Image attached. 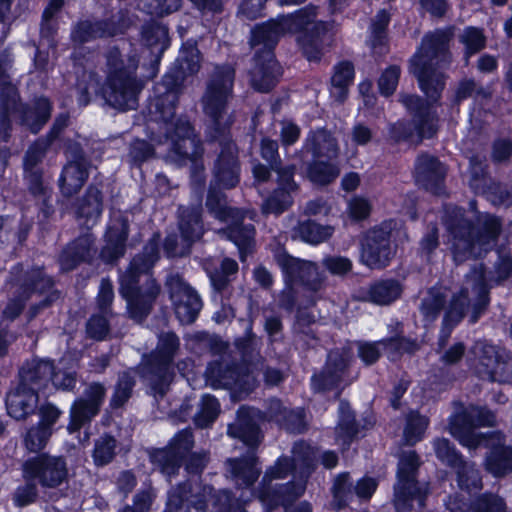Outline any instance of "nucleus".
<instances>
[{
    "mask_svg": "<svg viewBox=\"0 0 512 512\" xmlns=\"http://www.w3.org/2000/svg\"><path fill=\"white\" fill-rule=\"evenodd\" d=\"M129 234V222L120 213L113 214L105 234V245L100 258L106 263H113L124 256Z\"/></svg>",
    "mask_w": 512,
    "mask_h": 512,
    "instance_id": "nucleus-23",
    "label": "nucleus"
},
{
    "mask_svg": "<svg viewBox=\"0 0 512 512\" xmlns=\"http://www.w3.org/2000/svg\"><path fill=\"white\" fill-rule=\"evenodd\" d=\"M256 461L253 452H249L243 458H230L226 461V471L238 487L247 488L252 486L260 475Z\"/></svg>",
    "mask_w": 512,
    "mask_h": 512,
    "instance_id": "nucleus-31",
    "label": "nucleus"
},
{
    "mask_svg": "<svg viewBox=\"0 0 512 512\" xmlns=\"http://www.w3.org/2000/svg\"><path fill=\"white\" fill-rule=\"evenodd\" d=\"M51 144L49 139H37L28 148L23 159L25 179L29 183L30 191L35 195L43 192V169L40 164Z\"/></svg>",
    "mask_w": 512,
    "mask_h": 512,
    "instance_id": "nucleus-24",
    "label": "nucleus"
},
{
    "mask_svg": "<svg viewBox=\"0 0 512 512\" xmlns=\"http://www.w3.org/2000/svg\"><path fill=\"white\" fill-rule=\"evenodd\" d=\"M192 136H197L192 124L187 118L180 117L163 129V135L152 132L150 138L152 141L160 144L163 138L166 141L170 140V142H173L175 138H187Z\"/></svg>",
    "mask_w": 512,
    "mask_h": 512,
    "instance_id": "nucleus-53",
    "label": "nucleus"
},
{
    "mask_svg": "<svg viewBox=\"0 0 512 512\" xmlns=\"http://www.w3.org/2000/svg\"><path fill=\"white\" fill-rule=\"evenodd\" d=\"M420 466L419 456L415 451L403 452L400 456L397 471V483L394 486V505L397 512H403L417 500L424 506L427 488L419 486L416 480Z\"/></svg>",
    "mask_w": 512,
    "mask_h": 512,
    "instance_id": "nucleus-12",
    "label": "nucleus"
},
{
    "mask_svg": "<svg viewBox=\"0 0 512 512\" xmlns=\"http://www.w3.org/2000/svg\"><path fill=\"white\" fill-rule=\"evenodd\" d=\"M108 73L103 96L108 105L120 111L135 109L143 82L136 76L138 59L129 57L124 63L117 48L107 54Z\"/></svg>",
    "mask_w": 512,
    "mask_h": 512,
    "instance_id": "nucleus-7",
    "label": "nucleus"
},
{
    "mask_svg": "<svg viewBox=\"0 0 512 512\" xmlns=\"http://www.w3.org/2000/svg\"><path fill=\"white\" fill-rule=\"evenodd\" d=\"M179 349L178 336L173 332H164L158 337L156 349L143 359L141 375L155 398L164 397L173 381V362Z\"/></svg>",
    "mask_w": 512,
    "mask_h": 512,
    "instance_id": "nucleus-9",
    "label": "nucleus"
},
{
    "mask_svg": "<svg viewBox=\"0 0 512 512\" xmlns=\"http://www.w3.org/2000/svg\"><path fill=\"white\" fill-rule=\"evenodd\" d=\"M333 233L330 226H321L313 221H305L294 229V237L310 244H318L328 239Z\"/></svg>",
    "mask_w": 512,
    "mask_h": 512,
    "instance_id": "nucleus-49",
    "label": "nucleus"
},
{
    "mask_svg": "<svg viewBox=\"0 0 512 512\" xmlns=\"http://www.w3.org/2000/svg\"><path fill=\"white\" fill-rule=\"evenodd\" d=\"M38 393L24 386L18 387L6 397V408L8 414L20 421L32 415L38 407Z\"/></svg>",
    "mask_w": 512,
    "mask_h": 512,
    "instance_id": "nucleus-30",
    "label": "nucleus"
},
{
    "mask_svg": "<svg viewBox=\"0 0 512 512\" xmlns=\"http://www.w3.org/2000/svg\"><path fill=\"white\" fill-rule=\"evenodd\" d=\"M53 287V280L40 269L30 271L23 283L17 289L18 295L12 298L3 311V317L9 320L17 318L24 308L25 302L32 292L49 291Z\"/></svg>",
    "mask_w": 512,
    "mask_h": 512,
    "instance_id": "nucleus-22",
    "label": "nucleus"
},
{
    "mask_svg": "<svg viewBox=\"0 0 512 512\" xmlns=\"http://www.w3.org/2000/svg\"><path fill=\"white\" fill-rule=\"evenodd\" d=\"M203 154L202 144L197 136L187 138H175L170 142L168 156L177 162H195Z\"/></svg>",
    "mask_w": 512,
    "mask_h": 512,
    "instance_id": "nucleus-40",
    "label": "nucleus"
},
{
    "mask_svg": "<svg viewBox=\"0 0 512 512\" xmlns=\"http://www.w3.org/2000/svg\"><path fill=\"white\" fill-rule=\"evenodd\" d=\"M9 63L7 55L0 60V101L5 114L17 111L19 106L17 89L10 83L6 73Z\"/></svg>",
    "mask_w": 512,
    "mask_h": 512,
    "instance_id": "nucleus-42",
    "label": "nucleus"
},
{
    "mask_svg": "<svg viewBox=\"0 0 512 512\" xmlns=\"http://www.w3.org/2000/svg\"><path fill=\"white\" fill-rule=\"evenodd\" d=\"M295 471L294 465L288 457H281L270 467L263 479L262 488L260 490V499L273 506L281 505L288 511L289 506L298 499L305 491V480L299 479L298 481L289 482L282 485L278 490H270L269 483L274 479H283L291 471Z\"/></svg>",
    "mask_w": 512,
    "mask_h": 512,
    "instance_id": "nucleus-13",
    "label": "nucleus"
},
{
    "mask_svg": "<svg viewBox=\"0 0 512 512\" xmlns=\"http://www.w3.org/2000/svg\"><path fill=\"white\" fill-rule=\"evenodd\" d=\"M412 125L416 133V144L424 138L433 137L437 132V118L431 111L413 116Z\"/></svg>",
    "mask_w": 512,
    "mask_h": 512,
    "instance_id": "nucleus-57",
    "label": "nucleus"
},
{
    "mask_svg": "<svg viewBox=\"0 0 512 512\" xmlns=\"http://www.w3.org/2000/svg\"><path fill=\"white\" fill-rule=\"evenodd\" d=\"M158 259V245L151 241L132 258L120 276V295L126 301L129 318L137 323L150 315L162 291L161 285L151 275Z\"/></svg>",
    "mask_w": 512,
    "mask_h": 512,
    "instance_id": "nucleus-2",
    "label": "nucleus"
},
{
    "mask_svg": "<svg viewBox=\"0 0 512 512\" xmlns=\"http://www.w3.org/2000/svg\"><path fill=\"white\" fill-rule=\"evenodd\" d=\"M305 148L315 159L329 161L336 159L340 151L337 139L326 129L312 131L306 138Z\"/></svg>",
    "mask_w": 512,
    "mask_h": 512,
    "instance_id": "nucleus-33",
    "label": "nucleus"
},
{
    "mask_svg": "<svg viewBox=\"0 0 512 512\" xmlns=\"http://www.w3.org/2000/svg\"><path fill=\"white\" fill-rule=\"evenodd\" d=\"M177 61L183 73H197L201 67V56L195 43H185L180 51Z\"/></svg>",
    "mask_w": 512,
    "mask_h": 512,
    "instance_id": "nucleus-59",
    "label": "nucleus"
},
{
    "mask_svg": "<svg viewBox=\"0 0 512 512\" xmlns=\"http://www.w3.org/2000/svg\"><path fill=\"white\" fill-rule=\"evenodd\" d=\"M142 40L153 51L162 53L168 45V30L159 23H147L142 29Z\"/></svg>",
    "mask_w": 512,
    "mask_h": 512,
    "instance_id": "nucleus-52",
    "label": "nucleus"
},
{
    "mask_svg": "<svg viewBox=\"0 0 512 512\" xmlns=\"http://www.w3.org/2000/svg\"><path fill=\"white\" fill-rule=\"evenodd\" d=\"M26 479H36L42 487L56 488L66 481L68 469L63 457L41 454L23 464Z\"/></svg>",
    "mask_w": 512,
    "mask_h": 512,
    "instance_id": "nucleus-17",
    "label": "nucleus"
},
{
    "mask_svg": "<svg viewBox=\"0 0 512 512\" xmlns=\"http://www.w3.org/2000/svg\"><path fill=\"white\" fill-rule=\"evenodd\" d=\"M235 68L231 64L215 65L208 74L200 105L210 134L219 142L220 152L214 166V175L219 184L233 188L239 182L240 165L237 148L225 135L233 118L229 113V103L233 98Z\"/></svg>",
    "mask_w": 512,
    "mask_h": 512,
    "instance_id": "nucleus-1",
    "label": "nucleus"
},
{
    "mask_svg": "<svg viewBox=\"0 0 512 512\" xmlns=\"http://www.w3.org/2000/svg\"><path fill=\"white\" fill-rule=\"evenodd\" d=\"M229 435L241 439L246 445L254 447L260 442V431L258 426L250 419L238 417L235 424L228 428Z\"/></svg>",
    "mask_w": 512,
    "mask_h": 512,
    "instance_id": "nucleus-54",
    "label": "nucleus"
},
{
    "mask_svg": "<svg viewBox=\"0 0 512 512\" xmlns=\"http://www.w3.org/2000/svg\"><path fill=\"white\" fill-rule=\"evenodd\" d=\"M443 221L452 236V250L457 262L480 257L494 246L501 232V223L497 217L480 214L473 225L464 210L455 206L445 207Z\"/></svg>",
    "mask_w": 512,
    "mask_h": 512,
    "instance_id": "nucleus-4",
    "label": "nucleus"
},
{
    "mask_svg": "<svg viewBox=\"0 0 512 512\" xmlns=\"http://www.w3.org/2000/svg\"><path fill=\"white\" fill-rule=\"evenodd\" d=\"M446 304V295L440 289L431 288L423 297L420 312L425 321L433 322L437 319Z\"/></svg>",
    "mask_w": 512,
    "mask_h": 512,
    "instance_id": "nucleus-51",
    "label": "nucleus"
},
{
    "mask_svg": "<svg viewBox=\"0 0 512 512\" xmlns=\"http://www.w3.org/2000/svg\"><path fill=\"white\" fill-rule=\"evenodd\" d=\"M495 424V415L490 410L469 406L464 408L462 405L456 409L449 420V432L459 442L469 449H476L486 439L482 434L474 432L476 427L493 426Z\"/></svg>",
    "mask_w": 512,
    "mask_h": 512,
    "instance_id": "nucleus-11",
    "label": "nucleus"
},
{
    "mask_svg": "<svg viewBox=\"0 0 512 512\" xmlns=\"http://www.w3.org/2000/svg\"><path fill=\"white\" fill-rule=\"evenodd\" d=\"M402 287L396 280H382L372 284L366 292L365 298L377 305H388L400 297Z\"/></svg>",
    "mask_w": 512,
    "mask_h": 512,
    "instance_id": "nucleus-41",
    "label": "nucleus"
},
{
    "mask_svg": "<svg viewBox=\"0 0 512 512\" xmlns=\"http://www.w3.org/2000/svg\"><path fill=\"white\" fill-rule=\"evenodd\" d=\"M124 32V27L114 19L98 21H81L72 32V39L78 43L89 42L98 38L113 37Z\"/></svg>",
    "mask_w": 512,
    "mask_h": 512,
    "instance_id": "nucleus-28",
    "label": "nucleus"
},
{
    "mask_svg": "<svg viewBox=\"0 0 512 512\" xmlns=\"http://www.w3.org/2000/svg\"><path fill=\"white\" fill-rule=\"evenodd\" d=\"M473 512H507L503 498L494 493H483L476 497L470 505Z\"/></svg>",
    "mask_w": 512,
    "mask_h": 512,
    "instance_id": "nucleus-62",
    "label": "nucleus"
},
{
    "mask_svg": "<svg viewBox=\"0 0 512 512\" xmlns=\"http://www.w3.org/2000/svg\"><path fill=\"white\" fill-rule=\"evenodd\" d=\"M105 396L104 384L100 382L88 384L82 396L77 398L70 408L68 431L74 433L89 424L99 414Z\"/></svg>",
    "mask_w": 512,
    "mask_h": 512,
    "instance_id": "nucleus-19",
    "label": "nucleus"
},
{
    "mask_svg": "<svg viewBox=\"0 0 512 512\" xmlns=\"http://www.w3.org/2000/svg\"><path fill=\"white\" fill-rule=\"evenodd\" d=\"M244 218L241 212V218L230 219V225L227 229L219 230L218 233L226 236L235 243L240 252V259L245 260L246 254L254 245L255 228L252 224H242Z\"/></svg>",
    "mask_w": 512,
    "mask_h": 512,
    "instance_id": "nucleus-36",
    "label": "nucleus"
},
{
    "mask_svg": "<svg viewBox=\"0 0 512 512\" xmlns=\"http://www.w3.org/2000/svg\"><path fill=\"white\" fill-rule=\"evenodd\" d=\"M178 100L175 96L169 94L168 96L157 95L153 102L150 104L151 119L148 129L151 133L154 132V123L159 125V129H165L170 123L174 121L175 110Z\"/></svg>",
    "mask_w": 512,
    "mask_h": 512,
    "instance_id": "nucleus-38",
    "label": "nucleus"
},
{
    "mask_svg": "<svg viewBox=\"0 0 512 512\" xmlns=\"http://www.w3.org/2000/svg\"><path fill=\"white\" fill-rule=\"evenodd\" d=\"M261 46L256 50L255 64L251 70V85L259 92H268L276 85L281 69L274 58V46Z\"/></svg>",
    "mask_w": 512,
    "mask_h": 512,
    "instance_id": "nucleus-20",
    "label": "nucleus"
},
{
    "mask_svg": "<svg viewBox=\"0 0 512 512\" xmlns=\"http://www.w3.org/2000/svg\"><path fill=\"white\" fill-rule=\"evenodd\" d=\"M194 446V437L190 429L178 432L163 449L150 452L152 464L163 474L172 476L178 473L183 459Z\"/></svg>",
    "mask_w": 512,
    "mask_h": 512,
    "instance_id": "nucleus-18",
    "label": "nucleus"
},
{
    "mask_svg": "<svg viewBox=\"0 0 512 512\" xmlns=\"http://www.w3.org/2000/svg\"><path fill=\"white\" fill-rule=\"evenodd\" d=\"M340 421L336 429L337 437L342 439L343 444H349L352 437L357 433L354 415L348 403H340Z\"/></svg>",
    "mask_w": 512,
    "mask_h": 512,
    "instance_id": "nucleus-60",
    "label": "nucleus"
},
{
    "mask_svg": "<svg viewBox=\"0 0 512 512\" xmlns=\"http://www.w3.org/2000/svg\"><path fill=\"white\" fill-rule=\"evenodd\" d=\"M52 435V429L37 424L30 427L24 435V446L30 452H39L46 446Z\"/></svg>",
    "mask_w": 512,
    "mask_h": 512,
    "instance_id": "nucleus-63",
    "label": "nucleus"
},
{
    "mask_svg": "<svg viewBox=\"0 0 512 512\" xmlns=\"http://www.w3.org/2000/svg\"><path fill=\"white\" fill-rule=\"evenodd\" d=\"M206 383L214 389L242 388L246 383L244 375L236 365L224 362H212L205 372Z\"/></svg>",
    "mask_w": 512,
    "mask_h": 512,
    "instance_id": "nucleus-29",
    "label": "nucleus"
},
{
    "mask_svg": "<svg viewBox=\"0 0 512 512\" xmlns=\"http://www.w3.org/2000/svg\"><path fill=\"white\" fill-rule=\"evenodd\" d=\"M292 194L285 189L277 188L262 204V212L265 214H281L293 203Z\"/></svg>",
    "mask_w": 512,
    "mask_h": 512,
    "instance_id": "nucleus-58",
    "label": "nucleus"
},
{
    "mask_svg": "<svg viewBox=\"0 0 512 512\" xmlns=\"http://www.w3.org/2000/svg\"><path fill=\"white\" fill-rule=\"evenodd\" d=\"M445 174V167L436 157L426 153L417 157L415 178L417 183L427 191L436 195L441 194Z\"/></svg>",
    "mask_w": 512,
    "mask_h": 512,
    "instance_id": "nucleus-25",
    "label": "nucleus"
},
{
    "mask_svg": "<svg viewBox=\"0 0 512 512\" xmlns=\"http://www.w3.org/2000/svg\"><path fill=\"white\" fill-rule=\"evenodd\" d=\"M316 324L315 315L307 310L299 308L293 324V335L297 345L303 349L314 347L318 338L314 330Z\"/></svg>",
    "mask_w": 512,
    "mask_h": 512,
    "instance_id": "nucleus-37",
    "label": "nucleus"
},
{
    "mask_svg": "<svg viewBox=\"0 0 512 512\" xmlns=\"http://www.w3.org/2000/svg\"><path fill=\"white\" fill-rule=\"evenodd\" d=\"M165 288L177 319L182 324L193 323L202 309V301L197 291L178 272L167 275Z\"/></svg>",
    "mask_w": 512,
    "mask_h": 512,
    "instance_id": "nucleus-14",
    "label": "nucleus"
},
{
    "mask_svg": "<svg viewBox=\"0 0 512 512\" xmlns=\"http://www.w3.org/2000/svg\"><path fill=\"white\" fill-rule=\"evenodd\" d=\"M485 468L496 477L512 472V447L504 445L493 447L486 456Z\"/></svg>",
    "mask_w": 512,
    "mask_h": 512,
    "instance_id": "nucleus-43",
    "label": "nucleus"
},
{
    "mask_svg": "<svg viewBox=\"0 0 512 512\" xmlns=\"http://www.w3.org/2000/svg\"><path fill=\"white\" fill-rule=\"evenodd\" d=\"M473 98L476 101L487 100L491 98V91L472 78L462 79L455 91V101L457 103Z\"/></svg>",
    "mask_w": 512,
    "mask_h": 512,
    "instance_id": "nucleus-55",
    "label": "nucleus"
},
{
    "mask_svg": "<svg viewBox=\"0 0 512 512\" xmlns=\"http://www.w3.org/2000/svg\"><path fill=\"white\" fill-rule=\"evenodd\" d=\"M184 89V78L179 72H170L163 76L162 81L157 84L156 92L160 96H168L172 94L175 99L179 100V96Z\"/></svg>",
    "mask_w": 512,
    "mask_h": 512,
    "instance_id": "nucleus-64",
    "label": "nucleus"
},
{
    "mask_svg": "<svg viewBox=\"0 0 512 512\" xmlns=\"http://www.w3.org/2000/svg\"><path fill=\"white\" fill-rule=\"evenodd\" d=\"M201 214L200 203L182 205L178 209V229L181 236L192 243L198 241L204 234Z\"/></svg>",
    "mask_w": 512,
    "mask_h": 512,
    "instance_id": "nucleus-32",
    "label": "nucleus"
},
{
    "mask_svg": "<svg viewBox=\"0 0 512 512\" xmlns=\"http://www.w3.org/2000/svg\"><path fill=\"white\" fill-rule=\"evenodd\" d=\"M354 77V67L350 62H341L335 67V72L331 78L332 95L342 102L347 93V87Z\"/></svg>",
    "mask_w": 512,
    "mask_h": 512,
    "instance_id": "nucleus-50",
    "label": "nucleus"
},
{
    "mask_svg": "<svg viewBox=\"0 0 512 512\" xmlns=\"http://www.w3.org/2000/svg\"><path fill=\"white\" fill-rule=\"evenodd\" d=\"M315 459V451L309 444L304 441L294 444L290 461L301 479L305 480L309 477L314 468Z\"/></svg>",
    "mask_w": 512,
    "mask_h": 512,
    "instance_id": "nucleus-45",
    "label": "nucleus"
},
{
    "mask_svg": "<svg viewBox=\"0 0 512 512\" xmlns=\"http://www.w3.org/2000/svg\"><path fill=\"white\" fill-rule=\"evenodd\" d=\"M90 162L80 151L63 168L59 186L64 197L70 198L77 194L89 176Z\"/></svg>",
    "mask_w": 512,
    "mask_h": 512,
    "instance_id": "nucleus-26",
    "label": "nucleus"
},
{
    "mask_svg": "<svg viewBox=\"0 0 512 512\" xmlns=\"http://www.w3.org/2000/svg\"><path fill=\"white\" fill-rule=\"evenodd\" d=\"M103 211V194L99 188L90 185L83 197L78 201L76 215L84 220L88 228L94 226Z\"/></svg>",
    "mask_w": 512,
    "mask_h": 512,
    "instance_id": "nucleus-35",
    "label": "nucleus"
},
{
    "mask_svg": "<svg viewBox=\"0 0 512 512\" xmlns=\"http://www.w3.org/2000/svg\"><path fill=\"white\" fill-rule=\"evenodd\" d=\"M452 33L436 30L424 36L418 52L411 60V72L418 79L421 90L435 102L445 87L442 69L451 62L449 42Z\"/></svg>",
    "mask_w": 512,
    "mask_h": 512,
    "instance_id": "nucleus-5",
    "label": "nucleus"
},
{
    "mask_svg": "<svg viewBox=\"0 0 512 512\" xmlns=\"http://www.w3.org/2000/svg\"><path fill=\"white\" fill-rule=\"evenodd\" d=\"M136 386V373L129 369L118 374L109 405L112 410L123 408L132 398Z\"/></svg>",
    "mask_w": 512,
    "mask_h": 512,
    "instance_id": "nucleus-39",
    "label": "nucleus"
},
{
    "mask_svg": "<svg viewBox=\"0 0 512 512\" xmlns=\"http://www.w3.org/2000/svg\"><path fill=\"white\" fill-rule=\"evenodd\" d=\"M208 500L212 501L213 512H246L242 499L232 497L229 491L215 492L211 486L193 489L189 483H182L170 491L168 512H206Z\"/></svg>",
    "mask_w": 512,
    "mask_h": 512,
    "instance_id": "nucleus-8",
    "label": "nucleus"
},
{
    "mask_svg": "<svg viewBox=\"0 0 512 512\" xmlns=\"http://www.w3.org/2000/svg\"><path fill=\"white\" fill-rule=\"evenodd\" d=\"M275 260L287 279L302 285L307 300L301 301V304L315 305L321 299V291L325 287L326 276L319 270L316 263L295 258L285 251L277 252Z\"/></svg>",
    "mask_w": 512,
    "mask_h": 512,
    "instance_id": "nucleus-10",
    "label": "nucleus"
},
{
    "mask_svg": "<svg viewBox=\"0 0 512 512\" xmlns=\"http://www.w3.org/2000/svg\"><path fill=\"white\" fill-rule=\"evenodd\" d=\"M350 358V352L346 349L330 351L322 371L312 377L313 389L325 392L337 388L344 380Z\"/></svg>",
    "mask_w": 512,
    "mask_h": 512,
    "instance_id": "nucleus-21",
    "label": "nucleus"
},
{
    "mask_svg": "<svg viewBox=\"0 0 512 512\" xmlns=\"http://www.w3.org/2000/svg\"><path fill=\"white\" fill-rule=\"evenodd\" d=\"M391 226L383 223L368 230L360 241L361 262L371 269L386 267L395 254L391 242Z\"/></svg>",
    "mask_w": 512,
    "mask_h": 512,
    "instance_id": "nucleus-16",
    "label": "nucleus"
},
{
    "mask_svg": "<svg viewBox=\"0 0 512 512\" xmlns=\"http://www.w3.org/2000/svg\"><path fill=\"white\" fill-rule=\"evenodd\" d=\"M472 353L478 360V373L490 381L512 383V355L487 343L477 341Z\"/></svg>",
    "mask_w": 512,
    "mask_h": 512,
    "instance_id": "nucleus-15",
    "label": "nucleus"
},
{
    "mask_svg": "<svg viewBox=\"0 0 512 512\" xmlns=\"http://www.w3.org/2000/svg\"><path fill=\"white\" fill-rule=\"evenodd\" d=\"M95 237L85 233L69 243L60 255L59 262L63 271H71L81 262H90L96 255Z\"/></svg>",
    "mask_w": 512,
    "mask_h": 512,
    "instance_id": "nucleus-27",
    "label": "nucleus"
},
{
    "mask_svg": "<svg viewBox=\"0 0 512 512\" xmlns=\"http://www.w3.org/2000/svg\"><path fill=\"white\" fill-rule=\"evenodd\" d=\"M457 474V482L461 489L472 491L482 488L480 472L471 462L462 460L459 466L454 467Z\"/></svg>",
    "mask_w": 512,
    "mask_h": 512,
    "instance_id": "nucleus-56",
    "label": "nucleus"
},
{
    "mask_svg": "<svg viewBox=\"0 0 512 512\" xmlns=\"http://www.w3.org/2000/svg\"><path fill=\"white\" fill-rule=\"evenodd\" d=\"M395 345L397 349L406 352H413L417 344L404 338L388 339L378 343H363L359 345L358 353L360 358L368 365L375 363L380 356L379 346Z\"/></svg>",
    "mask_w": 512,
    "mask_h": 512,
    "instance_id": "nucleus-44",
    "label": "nucleus"
},
{
    "mask_svg": "<svg viewBox=\"0 0 512 512\" xmlns=\"http://www.w3.org/2000/svg\"><path fill=\"white\" fill-rule=\"evenodd\" d=\"M406 425L403 431V437L408 445H414L420 441L429 425V418L420 414L417 410H411L407 413Z\"/></svg>",
    "mask_w": 512,
    "mask_h": 512,
    "instance_id": "nucleus-47",
    "label": "nucleus"
},
{
    "mask_svg": "<svg viewBox=\"0 0 512 512\" xmlns=\"http://www.w3.org/2000/svg\"><path fill=\"white\" fill-rule=\"evenodd\" d=\"M52 375L53 364L50 361H33L21 369L19 385L38 393L51 381Z\"/></svg>",
    "mask_w": 512,
    "mask_h": 512,
    "instance_id": "nucleus-34",
    "label": "nucleus"
},
{
    "mask_svg": "<svg viewBox=\"0 0 512 512\" xmlns=\"http://www.w3.org/2000/svg\"><path fill=\"white\" fill-rule=\"evenodd\" d=\"M316 8L307 6L295 13L282 15L252 31L251 45L275 46L280 37L287 33H298V44L309 61L320 59L322 36L326 33L325 23L316 20Z\"/></svg>",
    "mask_w": 512,
    "mask_h": 512,
    "instance_id": "nucleus-3",
    "label": "nucleus"
},
{
    "mask_svg": "<svg viewBox=\"0 0 512 512\" xmlns=\"http://www.w3.org/2000/svg\"><path fill=\"white\" fill-rule=\"evenodd\" d=\"M206 206L210 213L217 219L228 222L230 219L241 218V211L229 207L225 195L216 189L210 188L206 200Z\"/></svg>",
    "mask_w": 512,
    "mask_h": 512,
    "instance_id": "nucleus-46",
    "label": "nucleus"
},
{
    "mask_svg": "<svg viewBox=\"0 0 512 512\" xmlns=\"http://www.w3.org/2000/svg\"><path fill=\"white\" fill-rule=\"evenodd\" d=\"M340 174L339 167L332 162H325L321 159H315L309 164L307 175L310 181L317 185H328L332 183Z\"/></svg>",
    "mask_w": 512,
    "mask_h": 512,
    "instance_id": "nucleus-48",
    "label": "nucleus"
},
{
    "mask_svg": "<svg viewBox=\"0 0 512 512\" xmlns=\"http://www.w3.org/2000/svg\"><path fill=\"white\" fill-rule=\"evenodd\" d=\"M489 304V291L485 281V271L482 264L473 267L465 277L461 288L454 293L445 311L438 346L444 348L451 335L452 329L470 313V322L475 323Z\"/></svg>",
    "mask_w": 512,
    "mask_h": 512,
    "instance_id": "nucleus-6",
    "label": "nucleus"
},
{
    "mask_svg": "<svg viewBox=\"0 0 512 512\" xmlns=\"http://www.w3.org/2000/svg\"><path fill=\"white\" fill-rule=\"evenodd\" d=\"M220 411L218 400L205 395L201 400L200 411L195 415L194 422L200 428L209 426L217 418Z\"/></svg>",
    "mask_w": 512,
    "mask_h": 512,
    "instance_id": "nucleus-61",
    "label": "nucleus"
}]
</instances>
